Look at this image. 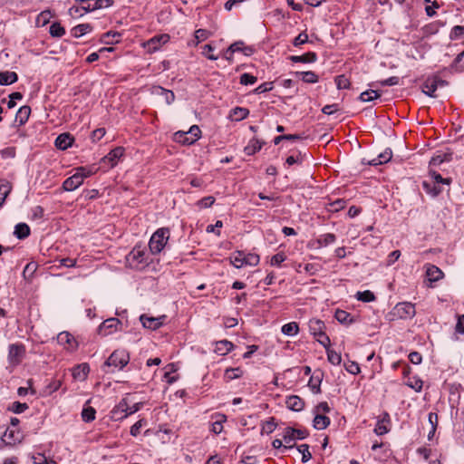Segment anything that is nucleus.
I'll list each match as a JSON object with an SVG mask.
<instances>
[{
    "label": "nucleus",
    "instance_id": "nucleus-63",
    "mask_svg": "<svg viewBox=\"0 0 464 464\" xmlns=\"http://www.w3.org/2000/svg\"><path fill=\"white\" fill-rule=\"evenodd\" d=\"M276 426L274 419L266 420L262 424V432L269 434L275 430Z\"/></svg>",
    "mask_w": 464,
    "mask_h": 464
},
{
    "label": "nucleus",
    "instance_id": "nucleus-38",
    "mask_svg": "<svg viewBox=\"0 0 464 464\" xmlns=\"http://www.w3.org/2000/svg\"><path fill=\"white\" fill-rule=\"evenodd\" d=\"M12 190V185L7 180H1L0 181V207L4 204L6 197L9 195V193Z\"/></svg>",
    "mask_w": 464,
    "mask_h": 464
},
{
    "label": "nucleus",
    "instance_id": "nucleus-32",
    "mask_svg": "<svg viewBox=\"0 0 464 464\" xmlns=\"http://www.w3.org/2000/svg\"><path fill=\"white\" fill-rule=\"evenodd\" d=\"M92 27L90 24H81L74 26L71 33L73 37L79 38L83 36L84 34L90 33Z\"/></svg>",
    "mask_w": 464,
    "mask_h": 464
},
{
    "label": "nucleus",
    "instance_id": "nucleus-29",
    "mask_svg": "<svg viewBox=\"0 0 464 464\" xmlns=\"http://www.w3.org/2000/svg\"><path fill=\"white\" fill-rule=\"evenodd\" d=\"M31 108L29 106H22L19 108L15 115V121L20 125H24L29 119Z\"/></svg>",
    "mask_w": 464,
    "mask_h": 464
},
{
    "label": "nucleus",
    "instance_id": "nucleus-37",
    "mask_svg": "<svg viewBox=\"0 0 464 464\" xmlns=\"http://www.w3.org/2000/svg\"><path fill=\"white\" fill-rule=\"evenodd\" d=\"M296 76L301 77L302 81L307 83H315L318 82L319 78L315 72L312 71L308 72H295Z\"/></svg>",
    "mask_w": 464,
    "mask_h": 464
},
{
    "label": "nucleus",
    "instance_id": "nucleus-1",
    "mask_svg": "<svg viewBox=\"0 0 464 464\" xmlns=\"http://www.w3.org/2000/svg\"><path fill=\"white\" fill-rule=\"evenodd\" d=\"M129 266L132 269L142 270L150 263V258L145 248L135 246L126 256Z\"/></svg>",
    "mask_w": 464,
    "mask_h": 464
},
{
    "label": "nucleus",
    "instance_id": "nucleus-64",
    "mask_svg": "<svg viewBox=\"0 0 464 464\" xmlns=\"http://www.w3.org/2000/svg\"><path fill=\"white\" fill-rule=\"evenodd\" d=\"M308 42V34L305 32L300 33L293 41L295 46H299Z\"/></svg>",
    "mask_w": 464,
    "mask_h": 464
},
{
    "label": "nucleus",
    "instance_id": "nucleus-53",
    "mask_svg": "<svg viewBox=\"0 0 464 464\" xmlns=\"http://www.w3.org/2000/svg\"><path fill=\"white\" fill-rule=\"evenodd\" d=\"M147 424V421L144 419H140L138 421H136L131 427H130V435L133 437H137L140 432V429Z\"/></svg>",
    "mask_w": 464,
    "mask_h": 464
},
{
    "label": "nucleus",
    "instance_id": "nucleus-20",
    "mask_svg": "<svg viewBox=\"0 0 464 464\" xmlns=\"http://www.w3.org/2000/svg\"><path fill=\"white\" fill-rule=\"evenodd\" d=\"M426 276L430 282H437L443 277V272L434 265L426 266Z\"/></svg>",
    "mask_w": 464,
    "mask_h": 464
},
{
    "label": "nucleus",
    "instance_id": "nucleus-35",
    "mask_svg": "<svg viewBox=\"0 0 464 464\" xmlns=\"http://www.w3.org/2000/svg\"><path fill=\"white\" fill-rule=\"evenodd\" d=\"M329 424L330 419L322 414H316L313 421V426L316 430H324L327 428Z\"/></svg>",
    "mask_w": 464,
    "mask_h": 464
},
{
    "label": "nucleus",
    "instance_id": "nucleus-11",
    "mask_svg": "<svg viewBox=\"0 0 464 464\" xmlns=\"http://www.w3.org/2000/svg\"><path fill=\"white\" fill-rule=\"evenodd\" d=\"M169 41V35L167 34L156 35L150 38L145 44L151 53L157 52L160 48Z\"/></svg>",
    "mask_w": 464,
    "mask_h": 464
},
{
    "label": "nucleus",
    "instance_id": "nucleus-33",
    "mask_svg": "<svg viewBox=\"0 0 464 464\" xmlns=\"http://www.w3.org/2000/svg\"><path fill=\"white\" fill-rule=\"evenodd\" d=\"M335 240H336V237L334 234L326 233V234L321 235L316 239V244H317L318 247H324L331 244H334L335 242Z\"/></svg>",
    "mask_w": 464,
    "mask_h": 464
},
{
    "label": "nucleus",
    "instance_id": "nucleus-31",
    "mask_svg": "<svg viewBox=\"0 0 464 464\" xmlns=\"http://www.w3.org/2000/svg\"><path fill=\"white\" fill-rule=\"evenodd\" d=\"M263 143L256 139L253 138L249 140L248 144L245 147L244 151L247 155H254L257 151H259L262 148Z\"/></svg>",
    "mask_w": 464,
    "mask_h": 464
},
{
    "label": "nucleus",
    "instance_id": "nucleus-30",
    "mask_svg": "<svg viewBox=\"0 0 464 464\" xmlns=\"http://www.w3.org/2000/svg\"><path fill=\"white\" fill-rule=\"evenodd\" d=\"M392 157V151L391 149H386L383 152L378 155L370 161L371 165L377 166L388 162Z\"/></svg>",
    "mask_w": 464,
    "mask_h": 464
},
{
    "label": "nucleus",
    "instance_id": "nucleus-40",
    "mask_svg": "<svg viewBox=\"0 0 464 464\" xmlns=\"http://www.w3.org/2000/svg\"><path fill=\"white\" fill-rule=\"evenodd\" d=\"M381 97V92H379L376 90H367L365 92H362L360 96L359 100L362 102H372L373 100H376Z\"/></svg>",
    "mask_w": 464,
    "mask_h": 464
},
{
    "label": "nucleus",
    "instance_id": "nucleus-43",
    "mask_svg": "<svg viewBox=\"0 0 464 464\" xmlns=\"http://www.w3.org/2000/svg\"><path fill=\"white\" fill-rule=\"evenodd\" d=\"M230 262L236 268L243 267L245 266L244 253L241 251L236 252L231 256Z\"/></svg>",
    "mask_w": 464,
    "mask_h": 464
},
{
    "label": "nucleus",
    "instance_id": "nucleus-55",
    "mask_svg": "<svg viewBox=\"0 0 464 464\" xmlns=\"http://www.w3.org/2000/svg\"><path fill=\"white\" fill-rule=\"evenodd\" d=\"M336 86L338 89H348L350 87V81L344 75H339L335 79Z\"/></svg>",
    "mask_w": 464,
    "mask_h": 464
},
{
    "label": "nucleus",
    "instance_id": "nucleus-34",
    "mask_svg": "<svg viewBox=\"0 0 464 464\" xmlns=\"http://www.w3.org/2000/svg\"><path fill=\"white\" fill-rule=\"evenodd\" d=\"M281 332L286 336H295L299 333V326L296 322H290L282 326Z\"/></svg>",
    "mask_w": 464,
    "mask_h": 464
},
{
    "label": "nucleus",
    "instance_id": "nucleus-5",
    "mask_svg": "<svg viewBox=\"0 0 464 464\" xmlns=\"http://www.w3.org/2000/svg\"><path fill=\"white\" fill-rule=\"evenodd\" d=\"M25 346L21 343H11L8 346L7 362L12 368L19 365L25 356Z\"/></svg>",
    "mask_w": 464,
    "mask_h": 464
},
{
    "label": "nucleus",
    "instance_id": "nucleus-4",
    "mask_svg": "<svg viewBox=\"0 0 464 464\" xmlns=\"http://www.w3.org/2000/svg\"><path fill=\"white\" fill-rule=\"evenodd\" d=\"M130 362V355L124 349L115 350L106 360L103 367H113L114 369L121 370Z\"/></svg>",
    "mask_w": 464,
    "mask_h": 464
},
{
    "label": "nucleus",
    "instance_id": "nucleus-15",
    "mask_svg": "<svg viewBox=\"0 0 464 464\" xmlns=\"http://www.w3.org/2000/svg\"><path fill=\"white\" fill-rule=\"evenodd\" d=\"M74 138L67 132L60 134L55 140V146L59 150H64L72 145Z\"/></svg>",
    "mask_w": 464,
    "mask_h": 464
},
{
    "label": "nucleus",
    "instance_id": "nucleus-57",
    "mask_svg": "<svg viewBox=\"0 0 464 464\" xmlns=\"http://www.w3.org/2000/svg\"><path fill=\"white\" fill-rule=\"evenodd\" d=\"M28 409V405L26 403H22L19 401H14L12 403L10 410L17 414H20L25 411Z\"/></svg>",
    "mask_w": 464,
    "mask_h": 464
},
{
    "label": "nucleus",
    "instance_id": "nucleus-14",
    "mask_svg": "<svg viewBox=\"0 0 464 464\" xmlns=\"http://www.w3.org/2000/svg\"><path fill=\"white\" fill-rule=\"evenodd\" d=\"M124 149L122 147H117L111 150L103 159L102 160L105 163H109L111 167H113L117 164L118 160L123 156Z\"/></svg>",
    "mask_w": 464,
    "mask_h": 464
},
{
    "label": "nucleus",
    "instance_id": "nucleus-41",
    "mask_svg": "<svg viewBox=\"0 0 464 464\" xmlns=\"http://www.w3.org/2000/svg\"><path fill=\"white\" fill-rule=\"evenodd\" d=\"M335 319L343 324H350L353 322L349 313L343 310H337L334 314Z\"/></svg>",
    "mask_w": 464,
    "mask_h": 464
},
{
    "label": "nucleus",
    "instance_id": "nucleus-60",
    "mask_svg": "<svg viewBox=\"0 0 464 464\" xmlns=\"http://www.w3.org/2000/svg\"><path fill=\"white\" fill-rule=\"evenodd\" d=\"M321 379L315 378L312 376L308 382V386L312 389V391L315 393H319L320 390Z\"/></svg>",
    "mask_w": 464,
    "mask_h": 464
},
{
    "label": "nucleus",
    "instance_id": "nucleus-22",
    "mask_svg": "<svg viewBox=\"0 0 464 464\" xmlns=\"http://www.w3.org/2000/svg\"><path fill=\"white\" fill-rule=\"evenodd\" d=\"M285 403L288 409L295 411H302L304 406L303 400L296 395L288 396L286 398Z\"/></svg>",
    "mask_w": 464,
    "mask_h": 464
},
{
    "label": "nucleus",
    "instance_id": "nucleus-47",
    "mask_svg": "<svg viewBox=\"0 0 464 464\" xmlns=\"http://www.w3.org/2000/svg\"><path fill=\"white\" fill-rule=\"evenodd\" d=\"M327 359L334 365H339L342 362L341 354L330 348L326 349Z\"/></svg>",
    "mask_w": 464,
    "mask_h": 464
},
{
    "label": "nucleus",
    "instance_id": "nucleus-61",
    "mask_svg": "<svg viewBox=\"0 0 464 464\" xmlns=\"http://www.w3.org/2000/svg\"><path fill=\"white\" fill-rule=\"evenodd\" d=\"M400 78L397 76H392L385 80L379 81L377 83L381 86H394L399 84Z\"/></svg>",
    "mask_w": 464,
    "mask_h": 464
},
{
    "label": "nucleus",
    "instance_id": "nucleus-50",
    "mask_svg": "<svg viewBox=\"0 0 464 464\" xmlns=\"http://www.w3.org/2000/svg\"><path fill=\"white\" fill-rule=\"evenodd\" d=\"M297 450L302 454V462L306 463L312 459L307 444H301L297 447Z\"/></svg>",
    "mask_w": 464,
    "mask_h": 464
},
{
    "label": "nucleus",
    "instance_id": "nucleus-18",
    "mask_svg": "<svg viewBox=\"0 0 464 464\" xmlns=\"http://www.w3.org/2000/svg\"><path fill=\"white\" fill-rule=\"evenodd\" d=\"M234 348V344L227 340H221L216 342V347L214 352L220 356L227 355L229 352H231Z\"/></svg>",
    "mask_w": 464,
    "mask_h": 464
},
{
    "label": "nucleus",
    "instance_id": "nucleus-27",
    "mask_svg": "<svg viewBox=\"0 0 464 464\" xmlns=\"http://www.w3.org/2000/svg\"><path fill=\"white\" fill-rule=\"evenodd\" d=\"M121 34L119 32L109 31L101 37V42L105 44H114L120 42Z\"/></svg>",
    "mask_w": 464,
    "mask_h": 464
},
{
    "label": "nucleus",
    "instance_id": "nucleus-10",
    "mask_svg": "<svg viewBox=\"0 0 464 464\" xmlns=\"http://www.w3.org/2000/svg\"><path fill=\"white\" fill-rule=\"evenodd\" d=\"M57 342L68 351H74L78 347V343L74 337L68 332H62L57 335Z\"/></svg>",
    "mask_w": 464,
    "mask_h": 464
},
{
    "label": "nucleus",
    "instance_id": "nucleus-9",
    "mask_svg": "<svg viewBox=\"0 0 464 464\" xmlns=\"http://www.w3.org/2000/svg\"><path fill=\"white\" fill-rule=\"evenodd\" d=\"M121 322L118 318H108L100 324L98 327V333L103 336L110 335L121 330Z\"/></svg>",
    "mask_w": 464,
    "mask_h": 464
},
{
    "label": "nucleus",
    "instance_id": "nucleus-28",
    "mask_svg": "<svg viewBox=\"0 0 464 464\" xmlns=\"http://www.w3.org/2000/svg\"><path fill=\"white\" fill-rule=\"evenodd\" d=\"M157 95H160L161 97H163L165 102L168 104V105H170L174 100H175V94L172 91L170 90H167V89H164L162 87H156L155 88V92H154Z\"/></svg>",
    "mask_w": 464,
    "mask_h": 464
},
{
    "label": "nucleus",
    "instance_id": "nucleus-2",
    "mask_svg": "<svg viewBox=\"0 0 464 464\" xmlns=\"http://www.w3.org/2000/svg\"><path fill=\"white\" fill-rule=\"evenodd\" d=\"M142 403L137 402L129 406L126 399H122L111 411V417L113 420H121L128 416L139 411Z\"/></svg>",
    "mask_w": 464,
    "mask_h": 464
},
{
    "label": "nucleus",
    "instance_id": "nucleus-6",
    "mask_svg": "<svg viewBox=\"0 0 464 464\" xmlns=\"http://www.w3.org/2000/svg\"><path fill=\"white\" fill-rule=\"evenodd\" d=\"M201 136V130L198 125H192L188 131H177L174 139L177 142L183 145H191L195 143Z\"/></svg>",
    "mask_w": 464,
    "mask_h": 464
},
{
    "label": "nucleus",
    "instance_id": "nucleus-24",
    "mask_svg": "<svg viewBox=\"0 0 464 464\" xmlns=\"http://www.w3.org/2000/svg\"><path fill=\"white\" fill-rule=\"evenodd\" d=\"M439 82L440 81L436 78L427 79L422 84V92L430 97H434V92L438 88Z\"/></svg>",
    "mask_w": 464,
    "mask_h": 464
},
{
    "label": "nucleus",
    "instance_id": "nucleus-21",
    "mask_svg": "<svg viewBox=\"0 0 464 464\" xmlns=\"http://www.w3.org/2000/svg\"><path fill=\"white\" fill-rule=\"evenodd\" d=\"M309 332L314 337H317L324 332L325 325L323 321L319 319H311L308 323Z\"/></svg>",
    "mask_w": 464,
    "mask_h": 464
},
{
    "label": "nucleus",
    "instance_id": "nucleus-45",
    "mask_svg": "<svg viewBox=\"0 0 464 464\" xmlns=\"http://www.w3.org/2000/svg\"><path fill=\"white\" fill-rule=\"evenodd\" d=\"M355 297L357 300L365 302V303L372 302L375 300L374 294L370 290H365L362 292L359 291L356 293Z\"/></svg>",
    "mask_w": 464,
    "mask_h": 464
},
{
    "label": "nucleus",
    "instance_id": "nucleus-12",
    "mask_svg": "<svg viewBox=\"0 0 464 464\" xmlns=\"http://www.w3.org/2000/svg\"><path fill=\"white\" fill-rule=\"evenodd\" d=\"M237 52H243L245 55L249 56L253 53L254 50L250 46L243 47L242 42H237V43L232 44L228 47V49L227 50L226 54H225L226 58L227 60H231L233 53H237Z\"/></svg>",
    "mask_w": 464,
    "mask_h": 464
},
{
    "label": "nucleus",
    "instance_id": "nucleus-36",
    "mask_svg": "<svg viewBox=\"0 0 464 464\" xmlns=\"http://www.w3.org/2000/svg\"><path fill=\"white\" fill-rule=\"evenodd\" d=\"M14 236L19 239H24L30 235V227L25 223H19L14 227Z\"/></svg>",
    "mask_w": 464,
    "mask_h": 464
},
{
    "label": "nucleus",
    "instance_id": "nucleus-44",
    "mask_svg": "<svg viewBox=\"0 0 464 464\" xmlns=\"http://www.w3.org/2000/svg\"><path fill=\"white\" fill-rule=\"evenodd\" d=\"M243 375V371L240 368H228L225 372V379L229 382Z\"/></svg>",
    "mask_w": 464,
    "mask_h": 464
},
{
    "label": "nucleus",
    "instance_id": "nucleus-59",
    "mask_svg": "<svg viewBox=\"0 0 464 464\" xmlns=\"http://www.w3.org/2000/svg\"><path fill=\"white\" fill-rule=\"evenodd\" d=\"M344 367L349 373L353 375H356L361 372L359 364L355 362L344 363Z\"/></svg>",
    "mask_w": 464,
    "mask_h": 464
},
{
    "label": "nucleus",
    "instance_id": "nucleus-58",
    "mask_svg": "<svg viewBox=\"0 0 464 464\" xmlns=\"http://www.w3.org/2000/svg\"><path fill=\"white\" fill-rule=\"evenodd\" d=\"M302 137L300 135H295V134H286V135H280L274 139V143L276 145L279 144L282 140H301Z\"/></svg>",
    "mask_w": 464,
    "mask_h": 464
},
{
    "label": "nucleus",
    "instance_id": "nucleus-39",
    "mask_svg": "<svg viewBox=\"0 0 464 464\" xmlns=\"http://www.w3.org/2000/svg\"><path fill=\"white\" fill-rule=\"evenodd\" d=\"M423 189L426 191V193L430 194L431 197H437L442 192V189L440 185L437 184H430L429 181H423L422 182Z\"/></svg>",
    "mask_w": 464,
    "mask_h": 464
},
{
    "label": "nucleus",
    "instance_id": "nucleus-62",
    "mask_svg": "<svg viewBox=\"0 0 464 464\" xmlns=\"http://www.w3.org/2000/svg\"><path fill=\"white\" fill-rule=\"evenodd\" d=\"M61 381L59 380H54L53 382H51L45 388V391L44 392L46 394H52L53 392H56L60 387H61Z\"/></svg>",
    "mask_w": 464,
    "mask_h": 464
},
{
    "label": "nucleus",
    "instance_id": "nucleus-51",
    "mask_svg": "<svg viewBox=\"0 0 464 464\" xmlns=\"http://www.w3.org/2000/svg\"><path fill=\"white\" fill-rule=\"evenodd\" d=\"M244 261L245 266H256L258 265L260 257L256 254L249 253L247 255H244Z\"/></svg>",
    "mask_w": 464,
    "mask_h": 464
},
{
    "label": "nucleus",
    "instance_id": "nucleus-42",
    "mask_svg": "<svg viewBox=\"0 0 464 464\" xmlns=\"http://www.w3.org/2000/svg\"><path fill=\"white\" fill-rule=\"evenodd\" d=\"M249 111L243 107H236L231 111V117L235 121H242L247 117Z\"/></svg>",
    "mask_w": 464,
    "mask_h": 464
},
{
    "label": "nucleus",
    "instance_id": "nucleus-13",
    "mask_svg": "<svg viewBox=\"0 0 464 464\" xmlns=\"http://www.w3.org/2000/svg\"><path fill=\"white\" fill-rule=\"evenodd\" d=\"M164 318L165 316L150 317L146 314H142L140 315V320L145 328L156 330L162 325Z\"/></svg>",
    "mask_w": 464,
    "mask_h": 464
},
{
    "label": "nucleus",
    "instance_id": "nucleus-16",
    "mask_svg": "<svg viewBox=\"0 0 464 464\" xmlns=\"http://www.w3.org/2000/svg\"><path fill=\"white\" fill-rule=\"evenodd\" d=\"M390 416L388 413H384L383 417L379 420L374 428V433L382 436L389 432L390 430Z\"/></svg>",
    "mask_w": 464,
    "mask_h": 464
},
{
    "label": "nucleus",
    "instance_id": "nucleus-7",
    "mask_svg": "<svg viewBox=\"0 0 464 464\" xmlns=\"http://www.w3.org/2000/svg\"><path fill=\"white\" fill-rule=\"evenodd\" d=\"M308 435L307 431L294 428H285L282 434L285 449H291L295 446V440H303Z\"/></svg>",
    "mask_w": 464,
    "mask_h": 464
},
{
    "label": "nucleus",
    "instance_id": "nucleus-54",
    "mask_svg": "<svg viewBox=\"0 0 464 464\" xmlns=\"http://www.w3.org/2000/svg\"><path fill=\"white\" fill-rule=\"evenodd\" d=\"M214 202H215V198L212 196H208V197H205V198H201L200 200H198L197 202V206L199 208H207L211 207L214 204Z\"/></svg>",
    "mask_w": 464,
    "mask_h": 464
},
{
    "label": "nucleus",
    "instance_id": "nucleus-8",
    "mask_svg": "<svg viewBox=\"0 0 464 464\" xmlns=\"http://www.w3.org/2000/svg\"><path fill=\"white\" fill-rule=\"evenodd\" d=\"M393 314L400 319L412 318L415 314V305L410 302L397 304L392 311Z\"/></svg>",
    "mask_w": 464,
    "mask_h": 464
},
{
    "label": "nucleus",
    "instance_id": "nucleus-19",
    "mask_svg": "<svg viewBox=\"0 0 464 464\" xmlns=\"http://www.w3.org/2000/svg\"><path fill=\"white\" fill-rule=\"evenodd\" d=\"M452 159V153L450 152H442L439 151L437 154H435L430 160V166L432 167H438L443 162L450 161Z\"/></svg>",
    "mask_w": 464,
    "mask_h": 464
},
{
    "label": "nucleus",
    "instance_id": "nucleus-49",
    "mask_svg": "<svg viewBox=\"0 0 464 464\" xmlns=\"http://www.w3.org/2000/svg\"><path fill=\"white\" fill-rule=\"evenodd\" d=\"M49 32L53 37H62L65 34L64 28L58 23H53L50 26Z\"/></svg>",
    "mask_w": 464,
    "mask_h": 464
},
{
    "label": "nucleus",
    "instance_id": "nucleus-26",
    "mask_svg": "<svg viewBox=\"0 0 464 464\" xmlns=\"http://www.w3.org/2000/svg\"><path fill=\"white\" fill-rule=\"evenodd\" d=\"M18 80V75L14 72H0V85H10Z\"/></svg>",
    "mask_w": 464,
    "mask_h": 464
},
{
    "label": "nucleus",
    "instance_id": "nucleus-56",
    "mask_svg": "<svg viewBox=\"0 0 464 464\" xmlns=\"http://www.w3.org/2000/svg\"><path fill=\"white\" fill-rule=\"evenodd\" d=\"M257 78L249 73H243L240 76V83L243 85H251L256 82Z\"/></svg>",
    "mask_w": 464,
    "mask_h": 464
},
{
    "label": "nucleus",
    "instance_id": "nucleus-48",
    "mask_svg": "<svg viewBox=\"0 0 464 464\" xmlns=\"http://www.w3.org/2000/svg\"><path fill=\"white\" fill-rule=\"evenodd\" d=\"M429 173H430V178L433 179L434 183L437 185H440V184L450 185L451 182L450 179L443 178L440 174L437 173L435 170H433L431 169H430Z\"/></svg>",
    "mask_w": 464,
    "mask_h": 464
},
{
    "label": "nucleus",
    "instance_id": "nucleus-17",
    "mask_svg": "<svg viewBox=\"0 0 464 464\" xmlns=\"http://www.w3.org/2000/svg\"><path fill=\"white\" fill-rule=\"evenodd\" d=\"M83 182L81 180V177L76 175L75 173L67 178L63 183V188L66 191H73L78 188Z\"/></svg>",
    "mask_w": 464,
    "mask_h": 464
},
{
    "label": "nucleus",
    "instance_id": "nucleus-46",
    "mask_svg": "<svg viewBox=\"0 0 464 464\" xmlns=\"http://www.w3.org/2000/svg\"><path fill=\"white\" fill-rule=\"evenodd\" d=\"M96 411L92 407L83 408L82 411V419L85 422H91L95 420Z\"/></svg>",
    "mask_w": 464,
    "mask_h": 464
},
{
    "label": "nucleus",
    "instance_id": "nucleus-23",
    "mask_svg": "<svg viewBox=\"0 0 464 464\" xmlns=\"http://www.w3.org/2000/svg\"><path fill=\"white\" fill-rule=\"evenodd\" d=\"M90 372V367L87 363L77 365L72 370V376L75 380L84 381Z\"/></svg>",
    "mask_w": 464,
    "mask_h": 464
},
{
    "label": "nucleus",
    "instance_id": "nucleus-3",
    "mask_svg": "<svg viewBox=\"0 0 464 464\" xmlns=\"http://www.w3.org/2000/svg\"><path fill=\"white\" fill-rule=\"evenodd\" d=\"M169 238V230L166 227L157 229L151 236L149 247L151 254L156 255L160 253L168 243Z\"/></svg>",
    "mask_w": 464,
    "mask_h": 464
},
{
    "label": "nucleus",
    "instance_id": "nucleus-52",
    "mask_svg": "<svg viewBox=\"0 0 464 464\" xmlns=\"http://www.w3.org/2000/svg\"><path fill=\"white\" fill-rule=\"evenodd\" d=\"M226 421V416L221 415L220 419L214 421L211 425V431L215 434H219L223 430V423Z\"/></svg>",
    "mask_w": 464,
    "mask_h": 464
},
{
    "label": "nucleus",
    "instance_id": "nucleus-25",
    "mask_svg": "<svg viewBox=\"0 0 464 464\" xmlns=\"http://www.w3.org/2000/svg\"><path fill=\"white\" fill-rule=\"evenodd\" d=\"M293 63H314L317 60V55L315 53L309 52L303 55H292L289 58Z\"/></svg>",
    "mask_w": 464,
    "mask_h": 464
}]
</instances>
